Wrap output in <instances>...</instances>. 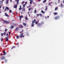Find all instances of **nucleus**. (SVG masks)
<instances>
[{
  "label": "nucleus",
  "instance_id": "1",
  "mask_svg": "<svg viewBox=\"0 0 64 64\" xmlns=\"http://www.w3.org/2000/svg\"><path fill=\"white\" fill-rule=\"evenodd\" d=\"M24 36L23 35V33H21L20 34V38H22V37H24Z\"/></svg>",
  "mask_w": 64,
  "mask_h": 64
},
{
  "label": "nucleus",
  "instance_id": "2",
  "mask_svg": "<svg viewBox=\"0 0 64 64\" xmlns=\"http://www.w3.org/2000/svg\"><path fill=\"white\" fill-rule=\"evenodd\" d=\"M8 38H9V37L8 36H6V37L5 38L6 39V41H8Z\"/></svg>",
  "mask_w": 64,
  "mask_h": 64
},
{
  "label": "nucleus",
  "instance_id": "3",
  "mask_svg": "<svg viewBox=\"0 0 64 64\" xmlns=\"http://www.w3.org/2000/svg\"><path fill=\"white\" fill-rule=\"evenodd\" d=\"M4 23H7V24L9 23V22L6 20H4Z\"/></svg>",
  "mask_w": 64,
  "mask_h": 64
},
{
  "label": "nucleus",
  "instance_id": "4",
  "mask_svg": "<svg viewBox=\"0 0 64 64\" xmlns=\"http://www.w3.org/2000/svg\"><path fill=\"white\" fill-rule=\"evenodd\" d=\"M5 59V57L4 56H2L1 58V60H4Z\"/></svg>",
  "mask_w": 64,
  "mask_h": 64
},
{
  "label": "nucleus",
  "instance_id": "5",
  "mask_svg": "<svg viewBox=\"0 0 64 64\" xmlns=\"http://www.w3.org/2000/svg\"><path fill=\"white\" fill-rule=\"evenodd\" d=\"M20 17V21H21V18H23V16H22L21 15V16H19Z\"/></svg>",
  "mask_w": 64,
  "mask_h": 64
},
{
  "label": "nucleus",
  "instance_id": "6",
  "mask_svg": "<svg viewBox=\"0 0 64 64\" xmlns=\"http://www.w3.org/2000/svg\"><path fill=\"white\" fill-rule=\"evenodd\" d=\"M36 21V20L35 19H34V20H33L32 21V24H34V23L35 22V21Z\"/></svg>",
  "mask_w": 64,
  "mask_h": 64
},
{
  "label": "nucleus",
  "instance_id": "7",
  "mask_svg": "<svg viewBox=\"0 0 64 64\" xmlns=\"http://www.w3.org/2000/svg\"><path fill=\"white\" fill-rule=\"evenodd\" d=\"M7 17H9V15H8L7 14V13H5L4 14Z\"/></svg>",
  "mask_w": 64,
  "mask_h": 64
},
{
  "label": "nucleus",
  "instance_id": "8",
  "mask_svg": "<svg viewBox=\"0 0 64 64\" xmlns=\"http://www.w3.org/2000/svg\"><path fill=\"white\" fill-rule=\"evenodd\" d=\"M19 28H16L15 30L16 31H18L19 30Z\"/></svg>",
  "mask_w": 64,
  "mask_h": 64
},
{
  "label": "nucleus",
  "instance_id": "9",
  "mask_svg": "<svg viewBox=\"0 0 64 64\" xmlns=\"http://www.w3.org/2000/svg\"><path fill=\"white\" fill-rule=\"evenodd\" d=\"M41 13H42L44 14H45V12H44V11H43L42 10L41 11Z\"/></svg>",
  "mask_w": 64,
  "mask_h": 64
},
{
  "label": "nucleus",
  "instance_id": "10",
  "mask_svg": "<svg viewBox=\"0 0 64 64\" xmlns=\"http://www.w3.org/2000/svg\"><path fill=\"white\" fill-rule=\"evenodd\" d=\"M60 18V17L59 16H58L56 17V20H57V19H59Z\"/></svg>",
  "mask_w": 64,
  "mask_h": 64
},
{
  "label": "nucleus",
  "instance_id": "11",
  "mask_svg": "<svg viewBox=\"0 0 64 64\" xmlns=\"http://www.w3.org/2000/svg\"><path fill=\"white\" fill-rule=\"evenodd\" d=\"M22 10L23 11H25V8H22Z\"/></svg>",
  "mask_w": 64,
  "mask_h": 64
},
{
  "label": "nucleus",
  "instance_id": "12",
  "mask_svg": "<svg viewBox=\"0 0 64 64\" xmlns=\"http://www.w3.org/2000/svg\"><path fill=\"white\" fill-rule=\"evenodd\" d=\"M14 8H17V4H16L15 5V6H14Z\"/></svg>",
  "mask_w": 64,
  "mask_h": 64
},
{
  "label": "nucleus",
  "instance_id": "13",
  "mask_svg": "<svg viewBox=\"0 0 64 64\" xmlns=\"http://www.w3.org/2000/svg\"><path fill=\"white\" fill-rule=\"evenodd\" d=\"M9 2V0H6V4H8V2Z\"/></svg>",
  "mask_w": 64,
  "mask_h": 64
},
{
  "label": "nucleus",
  "instance_id": "14",
  "mask_svg": "<svg viewBox=\"0 0 64 64\" xmlns=\"http://www.w3.org/2000/svg\"><path fill=\"white\" fill-rule=\"evenodd\" d=\"M19 28H23V26L22 25H20L19 26Z\"/></svg>",
  "mask_w": 64,
  "mask_h": 64
},
{
  "label": "nucleus",
  "instance_id": "15",
  "mask_svg": "<svg viewBox=\"0 0 64 64\" xmlns=\"http://www.w3.org/2000/svg\"><path fill=\"white\" fill-rule=\"evenodd\" d=\"M23 24L24 25V26H26V24L25 23H23Z\"/></svg>",
  "mask_w": 64,
  "mask_h": 64
},
{
  "label": "nucleus",
  "instance_id": "16",
  "mask_svg": "<svg viewBox=\"0 0 64 64\" xmlns=\"http://www.w3.org/2000/svg\"><path fill=\"white\" fill-rule=\"evenodd\" d=\"M3 3V2H2V1H0V4L1 5V4H2Z\"/></svg>",
  "mask_w": 64,
  "mask_h": 64
},
{
  "label": "nucleus",
  "instance_id": "17",
  "mask_svg": "<svg viewBox=\"0 0 64 64\" xmlns=\"http://www.w3.org/2000/svg\"><path fill=\"white\" fill-rule=\"evenodd\" d=\"M6 10H9V8L6 7Z\"/></svg>",
  "mask_w": 64,
  "mask_h": 64
},
{
  "label": "nucleus",
  "instance_id": "18",
  "mask_svg": "<svg viewBox=\"0 0 64 64\" xmlns=\"http://www.w3.org/2000/svg\"><path fill=\"white\" fill-rule=\"evenodd\" d=\"M19 38V36H16L17 39H18Z\"/></svg>",
  "mask_w": 64,
  "mask_h": 64
},
{
  "label": "nucleus",
  "instance_id": "19",
  "mask_svg": "<svg viewBox=\"0 0 64 64\" xmlns=\"http://www.w3.org/2000/svg\"><path fill=\"white\" fill-rule=\"evenodd\" d=\"M46 2V0H44L43 2L44 3H45Z\"/></svg>",
  "mask_w": 64,
  "mask_h": 64
},
{
  "label": "nucleus",
  "instance_id": "20",
  "mask_svg": "<svg viewBox=\"0 0 64 64\" xmlns=\"http://www.w3.org/2000/svg\"><path fill=\"white\" fill-rule=\"evenodd\" d=\"M24 32V30H22L21 32H20V33H22V32Z\"/></svg>",
  "mask_w": 64,
  "mask_h": 64
},
{
  "label": "nucleus",
  "instance_id": "21",
  "mask_svg": "<svg viewBox=\"0 0 64 64\" xmlns=\"http://www.w3.org/2000/svg\"><path fill=\"white\" fill-rule=\"evenodd\" d=\"M24 32V30H22L21 32H20V33H22V32Z\"/></svg>",
  "mask_w": 64,
  "mask_h": 64
},
{
  "label": "nucleus",
  "instance_id": "22",
  "mask_svg": "<svg viewBox=\"0 0 64 64\" xmlns=\"http://www.w3.org/2000/svg\"><path fill=\"white\" fill-rule=\"evenodd\" d=\"M32 24L31 25L32 27H34V24Z\"/></svg>",
  "mask_w": 64,
  "mask_h": 64
},
{
  "label": "nucleus",
  "instance_id": "23",
  "mask_svg": "<svg viewBox=\"0 0 64 64\" xmlns=\"http://www.w3.org/2000/svg\"><path fill=\"white\" fill-rule=\"evenodd\" d=\"M33 0H31V1H30V4H32V2H33Z\"/></svg>",
  "mask_w": 64,
  "mask_h": 64
},
{
  "label": "nucleus",
  "instance_id": "24",
  "mask_svg": "<svg viewBox=\"0 0 64 64\" xmlns=\"http://www.w3.org/2000/svg\"><path fill=\"white\" fill-rule=\"evenodd\" d=\"M41 24L40 23H39L38 24V26H41Z\"/></svg>",
  "mask_w": 64,
  "mask_h": 64
},
{
  "label": "nucleus",
  "instance_id": "25",
  "mask_svg": "<svg viewBox=\"0 0 64 64\" xmlns=\"http://www.w3.org/2000/svg\"><path fill=\"white\" fill-rule=\"evenodd\" d=\"M40 17H42V14H40Z\"/></svg>",
  "mask_w": 64,
  "mask_h": 64
},
{
  "label": "nucleus",
  "instance_id": "26",
  "mask_svg": "<svg viewBox=\"0 0 64 64\" xmlns=\"http://www.w3.org/2000/svg\"><path fill=\"white\" fill-rule=\"evenodd\" d=\"M9 11L10 13H12V10H9Z\"/></svg>",
  "mask_w": 64,
  "mask_h": 64
},
{
  "label": "nucleus",
  "instance_id": "27",
  "mask_svg": "<svg viewBox=\"0 0 64 64\" xmlns=\"http://www.w3.org/2000/svg\"><path fill=\"white\" fill-rule=\"evenodd\" d=\"M11 27L12 28H12H14V26H11Z\"/></svg>",
  "mask_w": 64,
  "mask_h": 64
},
{
  "label": "nucleus",
  "instance_id": "28",
  "mask_svg": "<svg viewBox=\"0 0 64 64\" xmlns=\"http://www.w3.org/2000/svg\"><path fill=\"white\" fill-rule=\"evenodd\" d=\"M3 34V35H5L6 34V32H4Z\"/></svg>",
  "mask_w": 64,
  "mask_h": 64
},
{
  "label": "nucleus",
  "instance_id": "29",
  "mask_svg": "<svg viewBox=\"0 0 64 64\" xmlns=\"http://www.w3.org/2000/svg\"><path fill=\"white\" fill-rule=\"evenodd\" d=\"M25 19H26V20H28V18H27V17L26 16L25 17Z\"/></svg>",
  "mask_w": 64,
  "mask_h": 64
},
{
  "label": "nucleus",
  "instance_id": "30",
  "mask_svg": "<svg viewBox=\"0 0 64 64\" xmlns=\"http://www.w3.org/2000/svg\"><path fill=\"white\" fill-rule=\"evenodd\" d=\"M36 16H37L38 17H39V15H40V14H36Z\"/></svg>",
  "mask_w": 64,
  "mask_h": 64
},
{
  "label": "nucleus",
  "instance_id": "31",
  "mask_svg": "<svg viewBox=\"0 0 64 64\" xmlns=\"http://www.w3.org/2000/svg\"><path fill=\"white\" fill-rule=\"evenodd\" d=\"M1 35L2 36H3V34L2 33L1 34Z\"/></svg>",
  "mask_w": 64,
  "mask_h": 64
},
{
  "label": "nucleus",
  "instance_id": "32",
  "mask_svg": "<svg viewBox=\"0 0 64 64\" xmlns=\"http://www.w3.org/2000/svg\"><path fill=\"white\" fill-rule=\"evenodd\" d=\"M35 23L36 24H38V22L37 21H36V22Z\"/></svg>",
  "mask_w": 64,
  "mask_h": 64
},
{
  "label": "nucleus",
  "instance_id": "33",
  "mask_svg": "<svg viewBox=\"0 0 64 64\" xmlns=\"http://www.w3.org/2000/svg\"><path fill=\"white\" fill-rule=\"evenodd\" d=\"M34 13H36V10H35L34 11Z\"/></svg>",
  "mask_w": 64,
  "mask_h": 64
},
{
  "label": "nucleus",
  "instance_id": "34",
  "mask_svg": "<svg viewBox=\"0 0 64 64\" xmlns=\"http://www.w3.org/2000/svg\"><path fill=\"white\" fill-rule=\"evenodd\" d=\"M6 54V52H5L4 53V54L3 55L4 56L5 55V54Z\"/></svg>",
  "mask_w": 64,
  "mask_h": 64
},
{
  "label": "nucleus",
  "instance_id": "35",
  "mask_svg": "<svg viewBox=\"0 0 64 64\" xmlns=\"http://www.w3.org/2000/svg\"><path fill=\"white\" fill-rule=\"evenodd\" d=\"M7 31V29L6 28L5 30V32H6V31Z\"/></svg>",
  "mask_w": 64,
  "mask_h": 64
},
{
  "label": "nucleus",
  "instance_id": "36",
  "mask_svg": "<svg viewBox=\"0 0 64 64\" xmlns=\"http://www.w3.org/2000/svg\"><path fill=\"white\" fill-rule=\"evenodd\" d=\"M22 9V8H20L19 9V10H21Z\"/></svg>",
  "mask_w": 64,
  "mask_h": 64
},
{
  "label": "nucleus",
  "instance_id": "37",
  "mask_svg": "<svg viewBox=\"0 0 64 64\" xmlns=\"http://www.w3.org/2000/svg\"><path fill=\"white\" fill-rule=\"evenodd\" d=\"M23 8H24V7H25V4H24L23 5Z\"/></svg>",
  "mask_w": 64,
  "mask_h": 64
},
{
  "label": "nucleus",
  "instance_id": "38",
  "mask_svg": "<svg viewBox=\"0 0 64 64\" xmlns=\"http://www.w3.org/2000/svg\"><path fill=\"white\" fill-rule=\"evenodd\" d=\"M31 8H30L28 9V10L29 11H30V10H31Z\"/></svg>",
  "mask_w": 64,
  "mask_h": 64
},
{
  "label": "nucleus",
  "instance_id": "39",
  "mask_svg": "<svg viewBox=\"0 0 64 64\" xmlns=\"http://www.w3.org/2000/svg\"><path fill=\"white\" fill-rule=\"evenodd\" d=\"M54 20H56V17H55L54 18Z\"/></svg>",
  "mask_w": 64,
  "mask_h": 64
},
{
  "label": "nucleus",
  "instance_id": "40",
  "mask_svg": "<svg viewBox=\"0 0 64 64\" xmlns=\"http://www.w3.org/2000/svg\"><path fill=\"white\" fill-rule=\"evenodd\" d=\"M54 15H56V12H55L54 13Z\"/></svg>",
  "mask_w": 64,
  "mask_h": 64
},
{
  "label": "nucleus",
  "instance_id": "41",
  "mask_svg": "<svg viewBox=\"0 0 64 64\" xmlns=\"http://www.w3.org/2000/svg\"><path fill=\"white\" fill-rule=\"evenodd\" d=\"M6 36H8V33L6 34Z\"/></svg>",
  "mask_w": 64,
  "mask_h": 64
},
{
  "label": "nucleus",
  "instance_id": "42",
  "mask_svg": "<svg viewBox=\"0 0 64 64\" xmlns=\"http://www.w3.org/2000/svg\"><path fill=\"white\" fill-rule=\"evenodd\" d=\"M18 3H19V2H17V4L18 5Z\"/></svg>",
  "mask_w": 64,
  "mask_h": 64
},
{
  "label": "nucleus",
  "instance_id": "43",
  "mask_svg": "<svg viewBox=\"0 0 64 64\" xmlns=\"http://www.w3.org/2000/svg\"><path fill=\"white\" fill-rule=\"evenodd\" d=\"M16 1H17V2H19V0H15Z\"/></svg>",
  "mask_w": 64,
  "mask_h": 64
},
{
  "label": "nucleus",
  "instance_id": "44",
  "mask_svg": "<svg viewBox=\"0 0 64 64\" xmlns=\"http://www.w3.org/2000/svg\"><path fill=\"white\" fill-rule=\"evenodd\" d=\"M60 6L61 7H63V4H62Z\"/></svg>",
  "mask_w": 64,
  "mask_h": 64
},
{
  "label": "nucleus",
  "instance_id": "45",
  "mask_svg": "<svg viewBox=\"0 0 64 64\" xmlns=\"http://www.w3.org/2000/svg\"><path fill=\"white\" fill-rule=\"evenodd\" d=\"M3 38H2V39H1L2 41H3Z\"/></svg>",
  "mask_w": 64,
  "mask_h": 64
},
{
  "label": "nucleus",
  "instance_id": "46",
  "mask_svg": "<svg viewBox=\"0 0 64 64\" xmlns=\"http://www.w3.org/2000/svg\"><path fill=\"white\" fill-rule=\"evenodd\" d=\"M27 2H25V5H26L27 4Z\"/></svg>",
  "mask_w": 64,
  "mask_h": 64
},
{
  "label": "nucleus",
  "instance_id": "47",
  "mask_svg": "<svg viewBox=\"0 0 64 64\" xmlns=\"http://www.w3.org/2000/svg\"><path fill=\"white\" fill-rule=\"evenodd\" d=\"M45 7H46V8H47L48 7V6H45Z\"/></svg>",
  "mask_w": 64,
  "mask_h": 64
},
{
  "label": "nucleus",
  "instance_id": "48",
  "mask_svg": "<svg viewBox=\"0 0 64 64\" xmlns=\"http://www.w3.org/2000/svg\"><path fill=\"white\" fill-rule=\"evenodd\" d=\"M8 33L9 34V35H10V32H8Z\"/></svg>",
  "mask_w": 64,
  "mask_h": 64
},
{
  "label": "nucleus",
  "instance_id": "49",
  "mask_svg": "<svg viewBox=\"0 0 64 64\" xmlns=\"http://www.w3.org/2000/svg\"><path fill=\"white\" fill-rule=\"evenodd\" d=\"M47 10V8H46L45 9V11H46V10Z\"/></svg>",
  "mask_w": 64,
  "mask_h": 64
},
{
  "label": "nucleus",
  "instance_id": "50",
  "mask_svg": "<svg viewBox=\"0 0 64 64\" xmlns=\"http://www.w3.org/2000/svg\"><path fill=\"white\" fill-rule=\"evenodd\" d=\"M0 55H1V56H2V55H3V54H0Z\"/></svg>",
  "mask_w": 64,
  "mask_h": 64
},
{
  "label": "nucleus",
  "instance_id": "51",
  "mask_svg": "<svg viewBox=\"0 0 64 64\" xmlns=\"http://www.w3.org/2000/svg\"><path fill=\"white\" fill-rule=\"evenodd\" d=\"M51 5V4H48V5Z\"/></svg>",
  "mask_w": 64,
  "mask_h": 64
},
{
  "label": "nucleus",
  "instance_id": "52",
  "mask_svg": "<svg viewBox=\"0 0 64 64\" xmlns=\"http://www.w3.org/2000/svg\"><path fill=\"white\" fill-rule=\"evenodd\" d=\"M5 50L3 52V53H5Z\"/></svg>",
  "mask_w": 64,
  "mask_h": 64
},
{
  "label": "nucleus",
  "instance_id": "53",
  "mask_svg": "<svg viewBox=\"0 0 64 64\" xmlns=\"http://www.w3.org/2000/svg\"><path fill=\"white\" fill-rule=\"evenodd\" d=\"M2 7V6H1V5H0V8H1Z\"/></svg>",
  "mask_w": 64,
  "mask_h": 64
},
{
  "label": "nucleus",
  "instance_id": "54",
  "mask_svg": "<svg viewBox=\"0 0 64 64\" xmlns=\"http://www.w3.org/2000/svg\"><path fill=\"white\" fill-rule=\"evenodd\" d=\"M12 0H10V2H12Z\"/></svg>",
  "mask_w": 64,
  "mask_h": 64
},
{
  "label": "nucleus",
  "instance_id": "55",
  "mask_svg": "<svg viewBox=\"0 0 64 64\" xmlns=\"http://www.w3.org/2000/svg\"><path fill=\"white\" fill-rule=\"evenodd\" d=\"M14 48V47L13 46L12 48V49H13V48Z\"/></svg>",
  "mask_w": 64,
  "mask_h": 64
},
{
  "label": "nucleus",
  "instance_id": "56",
  "mask_svg": "<svg viewBox=\"0 0 64 64\" xmlns=\"http://www.w3.org/2000/svg\"><path fill=\"white\" fill-rule=\"evenodd\" d=\"M6 8L4 10L5 11H6Z\"/></svg>",
  "mask_w": 64,
  "mask_h": 64
},
{
  "label": "nucleus",
  "instance_id": "57",
  "mask_svg": "<svg viewBox=\"0 0 64 64\" xmlns=\"http://www.w3.org/2000/svg\"><path fill=\"white\" fill-rule=\"evenodd\" d=\"M44 17H45V18H46V19H47V17L45 16Z\"/></svg>",
  "mask_w": 64,
  "mask_h": 64
},
{
  "label": "nucleus",
  "instance_id": "58",
  "mask_svg": "<svg viewBox=\"0 0 64 64\" xmlns=\"http://www.w3.org/2000/svg\"><path fill=\"white\" fill-rule=\"evenodd\" d=\"M16 44L17 45H18V44H19V43H17V44Z\"/></svg>",
  "mask_w": 64,
  "mask_h": 64
},
{
  "label": "nucleus",
  "instance_id": "59",
  "mask_svg": "<svg viewBox=\"0 0 64 64\" xmlns=\"http://www.w3.org/2000/svg\"><path fill=\"white\" fill-rule=\"evenodd\" d=\"M22 3H23V4L24 3V2H22Z\"/></svg>",
  "mask_w": 64,
  "mask_h": 64
},
{
  "label": "nucleus",
  "instance_id": "60",
  "mask_svg": "<svg viewBox=\"0 0 64 64\" xmlns=\"http://www.w3.org/2000/svg\"><path fill=\"white\" fill-rule=\"evenodd\" d=\"M58 1H60V0H58ZM63 2L64 3V0H63Z\"/></svg>",
  "mask_w": 64,
  "mask_h": 64
},
{
  "label": "nucleus",
  "instance_id": "61",
  "mask_svg": "<svg viewBox=\"0 0 64 64\" xmlns=\"http://www.w3.org/2000/svg\"><path fill=\"white\" fill-rule=\"evenodd\" d=\"M4 1V0H2V2H3Z\"/></svg>",
  "mask_w": 64,
  "mask_h": 64
},
{
  "label": "nucleus",
  "instance_id": "62",
  "mask_svg": "<svg viewBox=\"0 0 64 64\" xmlns=\"http://www.w3.org/2000/svg\"><path fill=\"white\" fill-rule=\"evenodd\" d=\"M55 10H56V8H55Z\"/></svg>",
  "mask_w": 64,
  "mask_h": 64
},
{
  "label": "nucleus",
  "instance_id": "63",
  "mask_svg": "<svg viewBox=\"0 0 64 64\" xmlns=\"http://www.w3.org/2000/svg\"><path fill=\"white\" fill-rule=\"evenodd\" d=\"M49 16H47V17H48V18H49Z\"/></svg>",
  "mask_w": 64,
  "mask_h": 64
},
{
  "label": "nucleus",
  "instance_id": "64",
  "mask_svg": "<svg viewBox=\"0 0 64 64\" xmlns=\"http://www.w3.org/2000/svg\"><path fill=\"white\" fill-rule=\"evenodd\" d=\"M21 7H22L21 6H20V8H21Z\"/></svg>",
  "mask_w": 64,
  "mask_h": 64
}]
</instances>
